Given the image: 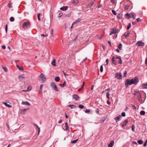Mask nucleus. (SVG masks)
Returning a JSON list of instances; mask_svg holds the SVG:
<instances>
[{"instance_id":"nucleus-39","label":"nucleus","mask_w":147,"mask_h":147,"mask_svg":"<svg viewBox=\"0 0 147 147\" xmlns=\"http://www.w3.org/2000/svg\"><path fill=\"white\" fill-rule=\"evenodd\" d=\"M81 20V19L80 18H78L77 20L76 21V22L77 23H79Z\"/></svg>"},{"instance_id":"nucleus-3","label":"nucleus","mask_w":147,"mask_h":147,"mask_svg":"<svg viewBox=\"0 0 147 147\" xmlns=\"http://www.w3.org/2000/svg\"><path fill=\"white\" fill-rule=\"evenodd\" d=\"M133 82H132L131 80L129 79H128L126 80L125 82V86L126 87H127L128 85H130L133 84Z\"/></svg>"},{"instance_id":"nucleus-43","label":"nucleus","mask_w":147,"mask_h":147,"mask_svg":"<svg viewBox=\"0 0 147 147\" xmlns=\"http://www.w3.org/2000/svg\"><path fill=\"white\" fill-rule=\"evenodd\" d=\"M127 73V72L126 71H124V72H123V75L124 77H125L126 76Z\"/></svg>"},{"instance_id":"nucleus-34","label":"nucleus","mask_w":147,"mask_h":147,"mask_svg":"<svg viewBox=\"0 0 147 147\" xmlns=\"http://www.w3.org/2000/svg\"><path fill=\"white\" fill-rule=\"evenodd\" d=\"M10 21L11 22H13L14 21V18L13 17H11L10 18Z\"/></svg>"},{"instance_id":"nucleus-29","label":"nucleus","mask_w":147,"mask_h":147,"mask_svg":"<svg viewBox=\"0 0 147 147\" xmlns=\"http://www.w3.org/2000/svg\"><path fill=\"white\" fill-rule=\"evenodd\" d=\"M18 78H19V79L21 80L23 78H24V76H23V75H21L19 76Z\"/></svg>"},{"instance_id":"nucleus-11","label":"nucleus","mask_w":147,"mask_h":147,"mask_svg":"<svg viewBox=\"0 0 147 147\" xmlns=\"http://www.w3.org/2000/svg\"><path fill=\"white\" fill-rule=\"evenodd\" d=\"M94 0H89V3L87 5V7L88 8L90 7L93 4H94Z\"/></svg>"},{"instance_id":"nucleus-20","label":"nucleus","mask_w":147,"mask_h":147,"mask_svg":"<svg viewBox=\"0 0 147 147\" xmlns=\"http://www.w3.org/2000/svg\"><path fill=\"white\" fill-rule=\"evenodd\" d=\"M130 32L129 31H128L127 32V34H126V32L124 34V36H125L126 38H127V37L128 36H129V35L130 34Z\"/></svg>"},{"instance_id":"nucleus-58","label":"nucleus","mask_w":147,"mask_h":147,"mask_svg":"<svg viewBox=\"0 0 147 147\" xmlns=\"http://www.w3.org/2000/svg\"><path fill=\"white\" fill-rule=\"evenodd\" d=\"M145 63L146 65L147 66V57L145 59Z\"/></svg>"},{"instance_id":"nucleus-15","label":"nucleus","mask_w":147,"mask_h":147,"mask_svg":"<svg viewBox=\"0 0 147 147\" xmlns=\"http://www.w3.org/2000/svg\"><path fill=\"white\" fill-rule=\"evenodd\" d=\"M28 109H21V111H20V113L22 115H24L25 114V113L26 112V111L28 110Z\"/></svg>"},{"instance_id":"nucleus-32","label":"nucleus","mask_w":147,"mask_h":147,"mask_svg":"<svg viewBox=\"0 0 147 147\" xmlns=\"http://www.w3.org/2000/svg\"><path fill=\"white\" fill-rule=\"evenodd\" d=\"M55 80L57 82H58L60 80V78L59 77H57L55 78Z\"/></svg>"},{"instance_id":"nucleus-50","label":"nucleus","mask_w":147,"mask_h":147,"mask_svg":"<svg viewBox=\"0 0 147 147\" xmlns=\"http://www.w3.org/2000/svg\"><path fill=\"white\" fill-rule=\"evenodd\" d=\"M78 107L80 109H83L84 107V106L82 105H78Z\"/></svg>"},{"instance_id":"nucleus-36","label":"nucleus","mask_w":147,"mask_h":147,"mask_svg":"<svg viewBox=\"0 0 147 147\" xmlns=\"http://www.w3.org/2000/svg\"><path fill=\"white\" fill-rule=\"evenodd\" d=\"M135 125L134 124L131 127L132 130L133 131H134V129H135Z\"/></svg>"},{"instance_id":"nucleus-59","label":"nucleus","mask_w":147,"mask_h":147,"mask_svg":"<svg viewBox=\"0 0 147 147\" xmlns=\"http://www.w3.org/2000/svg\"><path fill=\"white\" fill-rule=\"evenodd\" d=\"M1 48L2 49H5L6 47L5 45H3L2 46Z\"/></svg>"},{"instance_id":"nucleus-13","label":"nucleus","mask_w":147,"mask_h":147,"mask_svg":"<svg viewBox=\"0 0 147 147\" xmlns=\"http://www.w3.org/2000/svg\"><path fill=\"white\" fill-rule=\"evenodd\" d=\"M122 118V117L120 115H119L118 116L114 118L116 121V122H117L118 121L120 120Z\"/></svg>"},{"instance_id":"nucleus-24","label":"nucleus","mask_w":147,"mask_h":147,"mask_svg":"<svg viewBox=\"0 0 147 147\" xmlns=\"http://www.w3.org/2000/svg\"><path fill=\"white\" fill-rule=\"evenodd\" d=\"M51 64L52 65L55 66H56V63H55V59H54L51 62Z\"/></svg>"},{"instance_id":"nucleus-25","label":"nucleus","mask_w":147,"mask_h":147,"mask_svg":"<svg viewBox=\"0 0 147 147\" xmlns=\"http://www.w3.org/2000/svg\"><path fill=\"white\" fill-rule=\"evenodd\" d=\"M16 67L18 68V69L21 71H23V68L22 67H20L18 65H16Z\"/></svg>"},{"instance_id":"nucleus-56","label":"nucleus","mask_w":147,"mask_h":147,"mask_svg":"<svg viewBox=\"0 0 147 147\" xmlns=\"http://www.w3.org/2000/svg\"><path fill=\"white\" fill-rule=\"evenodd\" d=\"M108 43L109 44L110 46V47H111V42L109 40V41H108Z\"/></svg>"},{"instance_id":"nucleus-48","label":"nucleus","mask_w":147,"mask_h":147,"mask_svg":"<svg viewBox=\"0 0 147 147\" xmlns=\"http://www.w3.org/2000/svg\"><path fill=\"white\" fill-rule=\"evenodd\" d=\"M90 110L86 109L85 111V112L86 113H90Z\"/></svg>"},{"instance_id":"nucleus-60","label":"nucleus","mask_w":147,"mask_h":147,"mask_svg":"<svg viewBox=\"0 0 147 147\" xmlns=\"http://www.w3.org/2000/svg\"><path fill=\"white\" fill-rule=\"evenodd\" d=\"M110 95V93L108 92H107V95H106L107 97L108 96H109Z\"/></svg>"},{"instance_id":"nucleus-42","label":"nucleus","mask_w":147,"mask_h":147,"mask_svg":"<svg viewBox=\"0 0 147 147\" xmlns=\"http://www.w3.org/2000/svg\"><path fill=\"white\" fill-rule=\"evenodd\" d=\"M128 121V120L127 119H126L124 121L123 123L125 125H126L127 124Z\"/></svg>"},{"instance_id":"nucleus-4","label":"nucleus","mask_w":147,"mask_h":147,"mask_svg":"<svg viewBox=\"0 0 147 147\" xmlns=\"http://www.w3.org/2000/svg\"><path fill=\"white\" fill-rule=\"evenodd\" d=\"M118 30L116 28H112L111 29L110 35L112 34H115L118 32Z\"/></svg>"},{"instance_id":"nucleus-14","label":"nucleus","mask_w":147,"mask_h":147,"mask_svg":"<svg viewBox=\"0 0 147 147\" xmlns=\"http://www.w3.org/2000/svg\"><path fill=\"white\" fill-rule=\"evenodd\" d=\"M73 98L76 100H78L80 99V97L77 95L76 94H74L72 95Z\"/></svg>"},{"instance_id":"nucleus-63","label":"nucleus","mask_w":147,"mask_h":147,"mask_svg":"<svg viewBox=\"0 0 147 147\" xmlns=\"http://www.w3.org/2000/svg\"><path fill=\"white\" fill-rule=\"evenodd\" d=\"M109 60L108 59H107L106 60V62H107V64L105 65H107L108 64V62L109 61Z\"/></svg>"},{"instance_id":"nucleus-26","label":"nucleus","mask_w":147,"mask_h":147,"mask_svg":"<svg viewBox=\"0 0 147 147\" xmlns=\"http://www.w3.org/2000/svg\"><path fill=\"white\" fill-rule=\"evenodd\" d=\"M138 142L140 144H142L143 142V141L142 140H139L138 141Z\"/></svg>"},{"instance_id":"nucleus-35","label":"nucleus","mask_w":147,"mask_h":147,"mask_svg":"<svg viewBox=\"0 0 147 147\" xmlns=\"http://www.w3.org/2000/svg\"><path fill=\"white\" fill-rule=\"evenodd\" d=\"M122 45L121 43H120L119 44L118 46V47L120 50H121L122 49Z\"/></svg>"},{"instance_id":"nucleus-16","label":"nucleus","mask_w":147,"mask_h":147,"mask_svg":"<svg viewBox=\"0 0 147 147\" xmlns=\"http://www.w3.org/2000/svg\"><path fill=\"white\" fill-rule=\"evenodd\" d=\"M114 144V142L113 141H111L108 145V147H112Z\"/></svg>"},{"instance_id":"nucleus-21","label":"nucleus","mask_w":147,"mask_h":147,"mask_svg":"<svg viewBox=\"0 0 147 147\" xmlns=\"http://www.w3.org/2000/svg\"><path fill=\"white\" fill-rule=\"evenodd\" d=\"M2 103H3L6 106L10 108L11 107V106L9 104H8L6 102H3Z\"/></svg>"},{"instance_id":"nucleus-52","label":"nucleus","mask_w":147,"mask_h":147,"mask_svg":"<svg viewBox=\"0 0 147 147\" xmlns=\"http://www.w3.org/2000/svg\"><path fill=\"white\" fill-rule=\"evenodd\" d=\"M95 112L96 113L98 114L99 113V109L98 108L96 109V110H95Z\"/></svg>"},{"instance_id":"nucleus-49","label":"nucleus","mask_w":147,"mask_h":147,"mask_svg":"<svg viewBox=\"0 0 147 147\" xmlns=\"http://www.w3.org/2000/svg\"><path fill=\"white\" fill-rule=\"evenodd\" d=\"M7 25L6 24L5 26V30L6 33L7 32Z\"/></svg>"},{"instance_id":"nucleus-10","label":"nucleus","mask_w":147,"mask_h":147,"mask_svg":"<svg viewBox=\"0 0 147 147\" xmlns=\"http://www.w3.org/2000/svg\"><path fill=\"white\" fill-rule=\"evenodd\" d=\"M144 43L141 41H138L136 44V45L140 47H143L144 46Z\"/></svg>"},{"instance_id":"nucleus-57","label":"nucleus","mask_w":147,"mask_h":147,"mask_svg":"<svg viewBox=\"0 0 147 147\" xmlns=\"http://www.w3.org/2000/svg\"><path fill=\"white\" fill-rule=\"evenodd\" d=\"M111 2L113 4H115V0H111Z\"/></svg>"},{"instance_id":"nucleus-46","label":"nucleus","mask_w":147,"mask_h":147,"mask_svg":"<svg viewBox=\"0 0 147 147\" xmlns=\"http://www.w3.org/2000/svg\"><path fill=\"white\" fill-rule=\"evenodd\" d=\"M63 15V13H60L58 15V18H61Z\"/></svg>"},{"instance_id":"nucleus-31","label":"nucleus","mask_w":147,"mask_h":147,"mask_svg":"<svg viewBox=\"0 0 147 147\" xmlns=\"http://www.w3.org/2000/svg\"><path fill=\"white\" fill-rule=\"evenodd\" d=\"M65 127H66L65 129H66V130H68V129H69V127H68V125L67 123V122H66L65 123Z\"/></svg>"},{"instance_id":"nucleus-41","label":"nucleus","mask_w":147,"mask_h":147,"mask_svg":"<svg viewBox=\"0 0 147 147\" xmlns=\"http://www.w3.org/2000/svg\"><path fill=\"white\" fill-rule=\"evenodd\" d=\"M3 68L5 72H7V69L6 67H3Z\"/></svg>"},{"instance_id":"nucleus-62","label":"nucleus","mask_w":147,"mask_h":147,"mask_svg":"<svg viewBox=\"0 0 147 147\" xmlns=\"http://www.w3.org/2000/svg\"><path fill=\"white\" fill-rule=\"evenodd\" d=\"M107 103L108 104L110 105L111 104V102L109 100H108L107 101Z\"/></svg>"},{"instance_id":"nucleus-1","label":"nucleus","mask_w":147,"mask_h":147,"mask_svg":"<svg viewBox=\"0 0 147 147\" xmlns=\"http://www.w3.org/2000/svg\"><path fill=\"white\" fill-rule=\"evenodd\" d=\"M50 86L55 91L58 92L59 91V88L57 87V85L54 82H53L51 83L50 84Z\"/></svg>"},{"instance_id":"nucleus-27","label":"nucleus","mask_w":147,"mask_h":147,"mask_svg":"<svg viewBox=\"0 0 147 147\" xmlns=\"http://www.w3.org/2000/svg\"><path fill=\"white\" fill-rule=\"evenodd\" d=\"M66 85V83L65 82V81H64L63 83L61 84H59V86H62V87H64V86H65Z\"/></svg>"},{"instance_id":"nucleus-22","label":"nucleus","mask_w":147,"mask_h":147,"mask_svg":"<svg viewBox=\"0 0 147 147\" xmlns=\"http://www.w3.org/2000/svg\"><path fill=\"white\" fill-rule=\"evenodd\" d=\"M142 86L144 88L147 89V82L145 84H142Z\"/></svg>"},{"instance_id":"nucleus-40","label":"nucleus","mask_w":147,"mask_h":147,"mask_svg":"<svg viewBox=\"0 0 147 147\" xmlns=\"http://www.w3.org/2000/svg\"><path fill=\"white\" fill-rule=\"evenodd\" d=\"M78 140V139H76V140H75L71 141V143H76L77 142V141Z\"/></svg>"},{"instance_id":"nucleus-6","label":"nucleus","mask_w":147,"mask_h":147,"mask_svg":"<svg viewBox=\"0 0 147 147\" xmlns=\"http://www.w3.org/2000/svg\"><path fill=\"white\" fill-rule=\"evenodd\" d=\"M115 78L119 80H121L122 78L121 73V72L116 73L115 74Z\"/></svg>"},{"instance_id":"nucleus-45","label":"nucleus","mask_w":147,"mask_h":147,"mask_svg":"<svg viewBox=\"0 0 147 147\" xmlns=\"http://www.w3.org/2000/svg\"><path fill=\"white\" fill-rule=\"evenodd\" d=\"M131 27V24L130 23H129V24L128 26L127 27V30H129V28H130Z\"/></svg>"},{"instance_id":"nucleus-17","label":"nucleus","mask_w":147,"mask_h":147,"mask_svg":"<svg viewBox=\"0 0 147 147\" xmlns=\"http://www.w3.org/2000/svg\"><path fill=\"white\" fill-rule=\"evenodd\" d=\"M68 7L67 6H63L60 8L61 10L63 11H65L67 9Z\"/></svg>"},{"instance_id":"nucleus-38","label":"nucleus","mask_w":147,"mask_h":147,"mask_svg":"<svg viewBox=\"0 0 147 147\" xmlns=\"http://www.w3.org/2000/svg\"><path fill=\"white\" fill-rule=\"evenodd\" d=\"M112 12L115 15H117V13L114 10H112Z\"/></svg>"},{"instance_id":"nucleus-12","label":"nucleus","mask_w":147,"mask_h":147,"mask_svg":"<svg viewBox=\"0 0 147 147\" xmlns=\"http://www.w3.org/2000/svg\"><path fill=\"white\" fill-rule=\"evenodd\" d=\"M137 93L138 100L140 102H141L142 101V98L140 92H139L138 91Z\"/></svg>"},{"instance_id":"nucleus-44","label":"nucleus","mask_w":147,"mask_h":147,"mask_svg":"<svg viewBox=\"0 0 147 147\" xmlns=\"http://www.w3.org/2000/svg\"><path fill=\"white\" fill-rule=\"evenodd\" d=\"M123 117H125V113L124 112H123L121 113V115Z\"/></svg>"},{"instance_id":"nucleus-47","label":"nucleus","mask_w":147,"mask_h":147,"mask_svg":"<svg viewBox=\"0 0 147 147\" xmlns=\"http://www.w3.org/2000/svg\"><path fill=\"white\" fill-rule=\"evenodd\" d=\"M131 107L133 109L135 110H136V107L134 105H132Z\"/></svg>"},{"instance_id":"nucleus-23","label":"nucleus","mask_w":147,"mask_h":147,"mask_svg":"<svg viewBox=\"0 0 147 147\" xmlns=\"http://www.w3.org/2000/svg\"><path fill=\"white\" fill-rule=\"evenodd\" d=\"M68 107H71V109L75 108L76 107V106L73 105H68Z\"/></svg>"},{"instance_id":"nucleus-53","label":"nucleus","mask_w":147,"mask_h":147,"mask_svg":"<svg viewBox=\"0 0 147 147\" xmlns=\"http://www.w3.org/2000/svg\"><path fill=\"white\" fill-rule=\"evenodd\" d=\"M40 13H38L37 14V17H38V19L39 20H40Z\"/></svg>"},{"instance_id":"nucleus-19","label":"nucleus","mask_w":147,"mask_h":147,"mask_svg":"<svg viewBox=\"0 0 147 147\" xmlns=\"http://www.w3.org/2000/svg\"><path fill=\"white\" fill-rule=\"evenodd\" d=\"M22 105H26L28 106H30V103L26 101L22 102Z\"/></svg>"},{"instance_id":"nucleus-51","label":"nucleus","mask_w":147,"mask_h":147,"mask_svg":"<svg viewBox=\"0 0 147 147\" xmlns=\"http://www.w3.org/2000/svg\"><path fill=\"white\" fill-rule=\"evenodd\" d=\"M29 87H28L27 88V90H23L22 91H23V92H26L30 91L31 90V89H29Z\"/></svg>"},{"instance_id":"nucleus-18","label":"nucleus","mask_w":147,"mask_h":147,"mask_svg":"<svg viewBox=\"0 0 147 147\" xmlns=\"http://www.w3.org/2000/svg\"><path fill=\"white\" fill-rule=\"evenodd\" d=\"M78 3V0H73L72 2V3L74 5H77Z\"/></svg>"},{"instance_id":"nucleus-7","label":"nucleus","mask_w":147,"mask_h":147,"mask_svg":"<svg viewBox=\"0 0 147 147\" xmlns=\"http://www.w3.org/2000/svg\"><path fill=\"white\" fill-rule=\"evenodd\" d=\"M30 23L29 22H24L22 25V27L24 28H26L30 27Z\"/></svg>"},{"instance_id":"nucleus-54","label":"nucleus","mask_w":147,"mask_h":147,"mask_svg":"<svg viewBox=\"0 0 147 147\" xmlns=\"http://www.w3.org/2000/svg\"><path fill=\"white\" fill-rule=\"evenodd\" d=\"M141 20V19H140V18H137L136 19V22H138L140 21Z\"/></svg>"},{"instance_id":"nucleus-5","label":"nucleus","mask_w":147,"mask_h":147,"mask_svg":"<svg viewBox=\"0 0 147 147\" xmlns=\"http://www.w3.org/2000/svg\"><path fill=\"white\" fill-rule=\"evenodd\" d=\"M132 82L133 83V84H137L139 81L138 78L137 76H136L134 79L131 80Z\"/></svg>"},{"instance_id":"nucleus-64","label":"nucleus","mask_w":147,"mask_h":147,"mask_svg":"<svg viewBox=\"0 0 147 147\" xmlns=\"http://www.w3.org/2000/svg\"><path fill=\"white\" fill-rule=\"evenodd\" d=\"M129 6H127L126 7H125V8L126 9H128L129 8Z\"/></svg>"},{"instance_id":"nucleus-55","label":"nucleus","mask_w":147,"mask_h":147,"mask_svg":"<svg viewBox=\"0 0 147 147\" xmlns=\"http://www.w3.org/2000/svg\"><path fill=\"white\" fill-rule=\"evenodd\" d=\"M147 144V140H146L144 144V146H146Z\"/></svg>"},{"instance_id":"nucleus-8","label":"nucleus","mask_w":147,"mask_h":147,"mask_svg":"<svg viewBox=\"0 0 147 147\" xmlns=\"http://www.w3.org/2000/svg\"><path fill=\"white\" fill-rule=\"evenodd\" d=\"M134 13H131L130 14H129L127 13L125 14L126 17L128 19H129V18H135V17H134Z\"/></svg>"},{"instance_id":"nucleus-37","label":"nucleus","mask_w":147,"mask_h":147,"mask_svg":"<svg viewBox=\"0 0 147 147\" xmlns=\"http://www.w3.org/2000/svg\"><path fill=\"white\" fill-rule=\"evenodd\" d=\"M100 71L101 72H102L103 71V67L102 65H101L100 67Z\"/></svg>"},{"instance_id":"nucleus-61","label":"nucleus","mask_w":147,"mask_h":147,"mask_svg":"<svg viewBox=\"0 0 147 147\" xmlns=\"http://www.w3.org/2000/svg\"><path fill=\"white\" fill-rule=\"evenodd\" d=\"M132 144H135V145H136L137 144V143L135 141H133L132 142Z\"/></svg>"},{"instance_id":"nucleus-33","label":"nucleus","mask_w":147,"mask_h":147,"mask_svg":"<svg viewBox=\"0 0 147 147\" xmlns=\"http://www.w3.org/2000/svg\"><path fill=\"white\" fill-rule=\"evenodd\" d=\"M34 125L36 126V127L38 129V135L39 134V133H40V128L38 127V126L36 125V124H34Z\"/></svg>"},{"instance_id":"nucleus-9","label":"nucleus","mask_w":147,"mask_h":147,"mask_svg":"<svg viewBox=\"0 0 147 147\" xmlns=\"http://www.w3.org/2000/svg\"><path fill=\"white\" fill-rule=\"evenodd\" d=\"M39 78L41 79V80L43 82H45L46 80V78L45 75L42 73L40 74L39 76Z\"/></svg>"},{"instance_id":"nucleus-30","label":"nucleus","mask_w":147,"mask_h":147,"mask_svg":"<svg viewBox=\"0 0 147 147\" xmlns=\"http://www.w3.org/2000/svg\"><path fill=\"white\" fill-rule=\"evenodd\" d=\"M43 86V84H41L40 86V90L39 91L40 92H41L42 90V88Z\"/></svg>"},{"instance_id":"nucleus-2","label":"nucleus","mask_w":147,"mask_h":147,"mask_svg":"<svg viewBox=\"0 0 147 147\" xmlns=\"http://www.w3.org/2000/svg\"><path fill=\"white\" fill-rule=\"evenodd\" d=\"M116 59H118L119 60V63L120 64H121L122 63V61L121 60V57L120 56H117V57L115 58V59L112 61V62L113 64L116 65L117 64V61L116 60Z\"/></svg>"},{"instance_id":"nucleus-28","label":"nucleus","mask_w":147,"mask_h":147,"mask_svg":"<svg viewBox=\"0 0 147 147\" xmlns=\"http://www.w3.org/2000/svg\"><path fill=\"white\" fill-rule=\"evenodd\" d=\"M140 113L141 115H144L145 114V112L144 111L142 110L140 112Z\"/></svg>"}]
</instances>
